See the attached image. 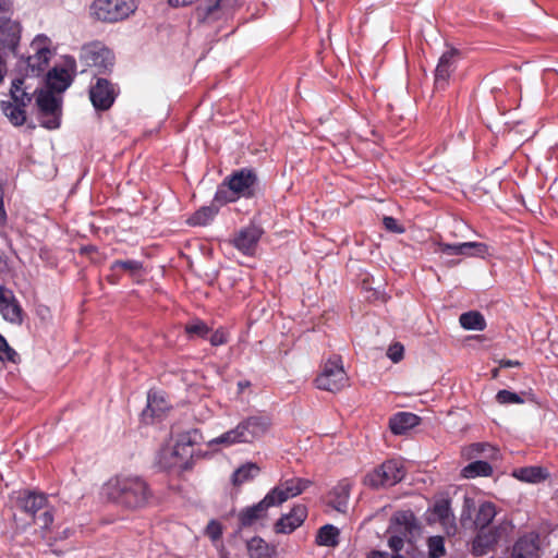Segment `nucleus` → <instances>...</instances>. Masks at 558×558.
Here are the masks:
<instances>
[{
    "mask_svg": "<svg viewBox=\"0 0 558 558\" xmlns=\"http://www.w3.org/2000/svg\"><path fill=\"white\" fill-rule=\"evenodd\" d=\"M108 499L128 510H141L149 506L154 493L149 484L137 475H119L105 485Z\"/></svg>",
    "mask_w": 558,
    "mask_h": 558,
    "instance_id": "1",
    "label": "nucleus"
},
{
    "mask_svg": "<svg viewBox=\"0 0 558 558\" xmlns=\"http://www.w3.org/2000/svg\"><path fill=\"white\" fill-rule=\"evenodd\" d=\"M271 425V418L267 415H250L240 421L235 427L210 439L207 446L229 448L239 444H253L263 438L270 430Z\"/></svg>",
    "mask_w": 558,
    "mask_h": 558,
    "instance_id": "2",
    "label": "nucleus"
},
{
    "mask_svg": "<svg viewBox=\"0 0 558 558\" xmlns=\"http://www.w3.org/2000/svg\"><path fill=\"white\" fill-rule=\"evenodd\" d=\"M257 177L254 170L243 168L231 173L225 179L222 186L229 189V193L222 187L216 192L215 201L221 204L235 202L244 197L250 198L255 193Z\"/></svg>",
    "mask_w": 558,
    "mask_h": 558,
    "instance_id": "3",
    "label": "nucleus"
},
{
    "mask_svg": "<svg viewBox=\"0 0 558 558\" xmlns=\"http://www.w3.org/2000/svg\"><path fill=\"white\" fill-rule=\"evenodd\" d=\"M137 5L138 0H94L90 13L98 21L117 23L130 17Z\"/></svg>",
    "mask_w": 558,
    "mask_h": 558,
    "instance_id": "4",
    "label": "nucleus"
},
{
    "mask_svg": "<svg viewBox=\"0 0 558 558\" xmlns=\"http://www.w3.org/2000/svg\"><path fill=\"white\" fill-rule=\"evenodd\" d=\"M315 385L318 389L329 392H338L349 386V377L340 356L335 355L324 363Z\"/></svg>",
    "mask_w": 558,
    "mask_h": 558,
    "instance_id": "5",
    "label": "nucleus"
},
{
    "mask_svg": "<svg viewBox=\"0 0 558 558\" xmlns=\"http://www.w3.org/2000/svg\"><path fill=\"white\" fill-rule=\"evenodd\" d=\"M404 475L405 470L400 461L388 460L368 472L364 477V484L372 488L393 486L401 482Z\"/></svg>",
    "mask_w": 558,
    "mask_h": 558,
    "instance_id": "6",
    "label": "nucleus"
},
{
    "mask_svg": "<svg viewBox=\"0 0 558 558\" xmlns=\"http://www.w3.org/2000/svg\"><path fill=\"white\" fill-rule=\"evenodd\" d=\"M36 105L41 126L54 130L60 126L61 101L50 90H37Z\"/></svg>",
    "mask_w": 558,
    "mask_h": 558,
    "instance_id": "7",
    "label": "nucleus"
},
{
    "mask_svg": "<svg viewBox=\"0 0 558 558\" xmlns=\"http://www.w3.org/2000/svg\"><path fill=\"white\" fill-rule=\"evenodd\" d=\"M312 485V482L302 477L281 478L266 495L275 507L301 495Z\"/></svg>",
    "mask_w": 558,
    "mask_h": 558,
    "instance_id": "8",
    "label": "nucleus"
},
{
    "mask_svg": "<svg viewBox=\"0 0 558 558\" xmlns=\"http://www.w3.org/2000/svg\"><path fill=\"white\" fill-rule=\"evenodd\" d=\"M475 513L473 523L476 529H486L495 519L497 514L496 506L490 501H483L476 507L475 500L472 497L465 496L463 500V509L461 513V521L472 520V513Z\"/></svg>",
    "mask_w": 558,
    "mask_h": 558,
    "instance_id": "9",
    "label": "nucleus"
},
{
    "mask_svg": "<svg viewBox=\"0 0 558 558\" xmlns=\"http://www.w3.org/2000/svg\"><path fill=\"white\" fill-rule=\"evenodd\" d=\"M546 538L547 535H542L538 531L525 532L514 542L510 558H541Z\"/></svg>",
    "mask_w": 558,
    "mask_h": 558,
    "instance_id": "10",
    "label": "nucleus"
},
{
    "mask_svg": "<svg viewBox=\"0 0 558 558\" xmlns=\"http://www.w3.org/2000/svg\"><path fill=\"white\" fill-rule=\"evenodd\" d=\"M512 527L510 522H502L493 529L486 527L478 530V533L472 542V553L475 556L486 555L496 546L504 535H507L508 532L512 530Z\"/></svg>",
    "mask_w": 558,
    "mask_h": 558,
    "instance_id": "11",
    "label": "nucleus"
},
{
    "mask_svg": "<svg viewBox=\"0 0 558 558\" xmlns=\"http://www.w3.org/2000/svg\"><path fill=\"white\" fill-rule=\"evenodd\" d=\"M118 93L113 84L107 78L98 77L89 87V99L94 108L98 111L110 109Z\"/></svg>",
    "mask_w": 558,
    "mask_h": 558,
    "instance_id": "12",
    "label": "nucleus"
},
{
    "mask_svg": "<svg viewBox=\"0 0 558 558\" xmlns=\"http://www.w3.org/2000/svg\"><path fill=\"white\" fill-rule=\"evenodd\" d=\"M75 73V60L73 58H66L65 66H56L48 72L47 84L53 90L59 93L64 92L71 85Z\"/></svg>",
    "mask_w": 558,
    "mask_h": 558,
    "instance_id": "13",
    "label": "nucleus"
},
{
    "mask_svg": "<svg viewBox=\"0 0 558 558\" xmlns=\"http://www.w3.org/2000/svg\"><path fill=\"white\" fill-rule=\"evenodd\" d=\"M49 45L50 40L45 35H38L32 41L31 49L33 50V54L28 56L27 65L33 72L40 73L46 69L51 56Z\"/></svg>",
    "mask_w": 558,
    "mask_h": 558,
    "instance_id": "14",
    "label": "nucleus"
},
{
    "mask_svg": "<svg viewBox=\"0 0 558 558\" xmlns=\"http://www.w3.org/2000/svg\"><path fill=\"white\" fill-rule=\"evenodd\" d=\"M307 517V508L304 505H295L292 509L282 514L274 525L277 534H291L300 527Z\"/></svg>",
    "mask_w": 558,
    "mask_h": 558,
    "instance_id": "15",
    "label": "nucleus"
},
{
    "mask_svg": "<svg viewBox=\"0 0 558 558\" xmlns=\"http://www.w3.org/2000/svg\"><path fill=\"white\" fill-rule=\"evenodd\" d=\"M0 313L11 324H22L23 310L12 290L0 287Z\"/></svg>",
    "mask_w": 558,
    "mask_h": 558,
    "instance_id": "16",
    "label": "nucleus"
},
{
    "mask_svg": "<svg viewBox=\"0 0 558 558\" xmlns=\"http://www.w3.org/2000/svg\"><path fill=\"white\" fill-rule=\"evenodd\" d=\"M275 507L267 495L257 504L243 508L239 514V523L241 527H247L265 520L268 515L269 508Z\"/></svg>",
    "mask_w": 558,
    "mask_h": 558,
    "instance_id": "17",
    "label": "nucleus"
},
{
    "mask_svg": "<svg viewBox=\"0 0 558 558\" xmlns=\"http://www.w3.org/2000/svg\"><path fill=\"white\" fill-rule=\"evenodd\" d=\"M437 252L447 255L484 257L488 254V246L481 242H463L457 244L437 243Z\"/></svg>",
    "mask_w": 558,
    "mask_h": 558,
    "instance_id": "18",
    "label": "nucleus"
},
{
    "mask_svg": "<svg viewBox=\"0 0 558 558\" xmlns=\"http://www.w3.org/2000/svg\"><path fill=\"white\" fill-rule=\"evenodd\" d=\"M84 58L88 65L97 68L99 72H106L113 66L112 52L101 46L92 45L84 48Z\"/></svg>",
    "mask_w": 558,
    "mask_h": 558,
    "instance_id": "19",
    "label": "nucleus"
},
{
    "mask_svg": "<svg viewBox=\"0 0 558 558\" xmlns=\"http://www.w3.org/2000/svg\"><path fill=\"white\" fill-rule=\"evenodd\" d=\"M262 236V230L256 226L241 229L232 240L233 245L243 254L250 255L255 251Z\"/></svg>",
    "mask_w": 558,
    "mask_h": 558,
    "instance_id": "20",
    "label": "nucleus"
},
{
    "mask_svg": "<svg viewBox=\"0 0 558 558\" xmlns=\"http://www.w3.org/2000/svg\"><path fill=\"white\" fill-rule=\"evenodd\" d=\"M456 51L449 50L442 53L435 70V86L445 89L449 83L451 73L454 70Z\"/></svg>",
    "mask_w": 558,
    "mask_h": 558,
    "instance_id": "21",
    "label": "nucleus"
},
{
    "mask_svg": "<svg viewBox=\"0 0 558 558\" xmlns=\"http://www.w3.org/2000/svg\"><path fill=\"white\" fill-rule=\"evenodd\" d=\"M17 504L23 511L33 518L36 517L38 512H43L49 507L47 496L45 494L34 492H26L20 496Z\"/></svg>",
    "mask_w": 558,
    "mask_h": 558,
    "instance_id": "22",
    "label": "nucleus"
},
{
    "mask_svg": "<svg viewBox=\"0 0 558 558\" xmlns=\"http://www.w3.org/2000/svg\"><path fill=\"white\" fill-rule=\"evenodd\" d=\"M37 88H32V86L27 83V78H16L12 82L10 88V95L13 104L22 105L27 107L33 99V96L36 95Z\"/></svg>",
    "mask_w": 558,
    "mask_h": 558,
    "instance_id": "23",
    "label": "nucleus"
},
{
    "mask_svg": "<svg viewBox=\"0 0 558 558\" xmlns=\"http://www.w3.org/2000/svg\"><path fill=\"white\" fill-rule=\"evenodd\" d=\"M246 550L250 558H276L278 555L277 546L259 536H254L246 542Z\"/></svg>",
    "mask_w": 558,
    "mask_h": 558,
    "instance_id": "24",
    "label": "nucleus"
},
{
    "mask_svg": "<svg viewBox=\"0 0 558 558\" xmlns=\"http://www.w3.org/2000/svg\"><path fill=\"white\" fill-rule=\"evenodd\" d=\"M351 490V483L348 480L340 481L329 493V504L339 512L347 510Z\"/></svg>",
    "mask_w": 558,
    "mask_h": 558,
    "instance_id": "25",
    "label": "nucleus"
},
{
    "mask_svg": "<svg viewBox=\"0 0 558 558\" xmlns=\"http://www.w3.org/2000/svg\"><path fill=\"white\" fill-rule=\"evenodd\" d=\"M20 38V25L10 16L0 19V44L4 47H14Z\"/></svg>",
    "mask_w": 558,
    "mask_h": 558,
    "instance_id": "26",
    "label": "nucleus"
},
{
    "mask_svg": "<svg viewBox=\"0 0 558 558\" xmlns=\"http://www.w3.org/2000/svg\"><path fill=\"white\" fill-rule=\"evenodd\" d=\"M418 421V416L413 413L400 412L390 418L389 427L395 435H402L410 428L416 426Z\"/></svg>",
    "mask_w": 558,
    "mask_h": 558,
    "instance_id": "27",
    "label": "nucleus"
},
{
    "mask_svg": "<svg viewBox=\"0 0 558 558\" xmlns=\"http://www.w3.org/2000/svg\"><path fill=\"white\" fill-rule=\"evenodd\" d=\"M513 476L522 482L539 483L549 476V472L545 468L532 465L514 470Z\"/></svg>",
    "mask_w": 558,
    "mask_h": 558,
    "instance_id": "28",
    "label": "nucleus"
},
{
    "mask_svg": "<svg viewBox=\"0 0 558 558\" xmlns=\"http://www.w3.org/2000/svg\"><path fill=\"white\" fill-rule=\"evenodd\" d=\"M236 2L238 0H205L198 12L204 20L216 19L220 11L232 8Z\"/></svg>",
    "mask_w": 558,
    "mask_h": 558,
    "instance_id": "29",
    "label": "nucleus"
},
{
    "mask_svg": "<svg viewBox=\"0 0 558 558\" xmlns=\"http://www.w3.org/2000/svg\"><path fill=\"white\" fill-rule=\"evenodd\" d=\"M463 457L466 459H474L477 457H484L488 459H497L499 451L494 446L487 442H475L462 450Z\"/></svg>",
    "mask_w": 558,
    "mask_h": 558,
    "instance_id": "30",
    "label": "nucleus"
},
{
    "mask_svg": "<svg viewBox=\"0 0 558 558\" xmlns=\"http://www.w3.org/2000/svg\"><path fill=\"white\" fill-rule=\"evenodd\" d=\"M1 111L14 126H22L26 122L25 106L11 101L1 102Z\"/></svg>",
    "mask_w": 558,
    "mask_h": 558,
    "instance_id": "31",
    "label": "nucleus"
},
{
    "mask_svg": "<svg viewBox=\"0 0 558 558\" xmlns=\"http://www.w3.org/2000/svg\"><path fill=\"white\" fill-rule=\"evenodd\" d=\"M340 531L332 524H326L317 531L315 543L318 546L336 547L339 544Z\"/></svg>",
    "mask_w": 558,
    "mask_h": 558,
    "instance_id": "32",
    "label": "nucleus"
},
{
    "mask_svg": "<svg viewBox=\"0 0 558 558\" xmlns=\"http://www.w3.org/2000/svg\"><path fill=\"white\" fill-rule=\"evenodd\" d=\"M202 436L198 429H191L178 436L177 452L183 450L184 458H192V447L197 445Z\"/></svg>",
    "mask_w": 558,
    "mask_h": 558,
    "instance_id": "33",
    "label": "nucleus"
},
{
    "mask_svg": "<svg viewBox=\"0 0 558 558\" xmlns=\"http://www.w3.org/2000/svg\"><path fill=\"white\" fill-rule=\"evenodd\" d=\"M260 472L259 466L254 462H247L239 466L232 474L231 482L234 486H241L242 484L253 480Z\"/></svg>",
    "mask_w": 558,
    "mask_h": 558,
    "instance_id": "34",
    "label": "nucleus"
},
{
    "mask_svg": "<svg viewBox=\"0 0 558 558\" xmlns=\"http://www.w3.org/2000/svg\"><path fill=\"white\" fill-rule=\"evenodd\" d=\"M492 465L488 462L482 460L469 463L461 471V475L464 478H474L476 476H489L492 475Z\"/></svg>",
    "mask_w": 558,
    "mask_h": 558,
    "instance_id": "35",
    "label": "nucleus"
},
{
    "mask_svg": "<svg viewBox=\"0 0 558 558\" xmlns=\"http://www.w3.org/2000/svg\"><path fill=\"white\" fill-rule=\"evenodd\" d=\"M168 409V403L163 396L157 391H149L147 396V407L144 411L145 414L150 416H160Z\"/></svg>",
    "mask_w": 558,
    "mask_h": 558,
    "instance_id": "36",
    "label": "nucleus"
},
{
    "mask_svg": "<svg viewBox=\"0 0 558 558\" xmlns=\"http://www.w3.org/2000/svg\"><path fill=\"white\" fill-rule=\"evenodd\" d=\"M460 325L466 330L481 331L486 327L484 316L475 311L463 313L459 318Z\"/></svg>",
    "mask_w": 558,
    "mask_h": 558,
    "instance_id": "37",
    "label": "nucleus"
},
{
    "mask_svg": "<svg viewBox=\"0 0 558 558\" xmlns=\"http://www.w3.org/2000/svg\"><path fill=\"white\" fill-rule=\"evenodd\" d=\"M217 215V209L213 206H205L195 211L189 219L190 226H206Z\"/></svg>",
    "mask_w": 558,
    "mask_h": 558,
    "instance_id": "38",
    "label": "nucleus"
},
{
    "mask_svg": "<svg viewBox=\"0 0 558 558\" xmlns=\"http://www.w3.org/2000/svg\"><path fill=\"white\" fill-rule=\"evenodd\" d=\"M110 269L116 272L119 269H122L129 272L131 276H136L143 270V264L140 260L135 259H126V260H114Z\"/></svg>",
    "mask_w": 558,
    "mask_h": 558,
    "instance_id": "39",
    "label": "nucleus"
},
{
    "mask_svg": "<svg viewBox=\"0 0 558 558\" xmlns=\"http://www.w3.org/2000/svg\"><path fill=\"white\" fill-rule=\"evenodd\" d=\"M36 520V523L41 529L44 537H47L48 534L51 532V526L53 523V513L52 509L50 507L46 508L43 512L34 517Z\"/></svg>",
    "mask_w": 558,
    "mask_h": 558,
    "instance_id": "40",
    "label": "nucleus"
},
{
    "mask_svg": "<svg viewBox=\"0 0 558 558\" xmlns=\"http://www.w3.org/2000/svg\"><path fill=\"white\" fill-rule=\"evenodd\" d=\"M185 331L190 337L206 338L209 327L201 319H193L185 325Z\"/></svg>",
    "mask_w": 558,
    "mask_h": 558,
    "instance_id": "41",
    "label": "nucleus"
},
{
    "mask_svg": "<svg viewBox=\"0 0 558 558\" xmlns=\"http://www.w3.org/2000/svg\"><path fill=\"white\" fill-rule=\"evenodd\" d=\"M428 555L430 558H440L445 556V539L442 536H430L427 539Z\"/></svg>",
    "mask_w": 558,
    "mask_h": 558,
    "instance_id": "42",
    "label": "nucleus"
},
{
    "mask_svg": "<svg viewBox=\"0 0 558 558\" xmlns=\"http://www.w3.org/2000/svg\"><path fill=\"white\" fill-rule=\"evenodd\" d=\"M496 400L500 404H522L524 402L523 398L515 392L510 390H499L496 395Z\"/></svg>",
    "mask_w": 558,
    "mask_h": 558,
    "instance_id": "43",
    "label": "nucleus"
},
{
    "mask_svg": "<svg viewBox=\"0 0 558 558\" xmlns=\"http://www.w3.org/2000/svg\"><path fill=\"white\" fill-rule=\"evenodd\" d=\"M434 513L437 515V518L442 521L444 523H447L452 518L450 505L448 500H441L435 504L434 506Z\"/></svg>",
    "mask_w": 558,
    "mask_h": 558,
    "instance_id": "44",
    "label": "nucleus"
},
{
    "mask_svg": "<svg viewBox=\"0 0 558 558\" xmlns=\"http://www.w3.org/2000/svg\"><path fill=\"white\" fill-rule=\"evenodd\" d=\"M395 522L404 525L405 531H411L415 525V517L411 511H400L395 514Z\"/></svg>",
    "mask_w": 558,
    "mask_h": 558,
    "instance_id": "45",
    "label": "nucleus"
},
{
    "mask_svg": "<svg viewBox=\"0 0 558 558\" xmlns=\"http://www.w3.org/2000/svg\"><path fill=\"white\" fill-rule=\"evenodd\" d=\"M222 532V525L217 520H210L205 529V534L214 542L220 539Z\"/></svg>",
    "mask_w": 558,
    "mask_h": 558,
    "instance_id": "46",
    "label": "nucleus"
},
{
    "mask_svg": "<svg viewBox=\"0 0 558 558\" xmlns=\"http://www.w3.org/2000/svg\"><path fill=\"white\" fill-rule=\"evenodd\" d=\"M16 352L8 344L4 337L0 335V360L14 362Z\"/></svg>",
    "mask_w": 558,
    "mask_h": 558,
    "instance_id": "47",
    "label": "nucleus"
},
{
    "mask_svg": "<svg viewBox=\"0 0 558 558\" xmlns=\"http://www.w3.org/2000/svg\"><path fill=\"white\" fill-rule=\"evenodd\" d=\"M171 456L174 460L173 462L170 463V466H175L180 469L186 468L190 458H184L182 449H179V451L177 452V444L174 445L171 451Z\"/></svg>",
    "mask_w": 558,
    "mask_h": 558,
    "instance_id": "48",
    "label": "nucleus"
},
{
    "mask_svg": "<svg viewBox=\"0 0 558 558\" xmlns=\"http://www.w3.org/2000/svg\"><path fill=\"white\" fill-rule=\"evenodd\" d=\"M171 456L174 460L173 462L170 463V466H175L180 469L186 468L190 458H184L182 449H179V451L177 452V444L174 445L171 451Z\"/></svg>",
    "mask_w": 558,
    "mask_h": 558,
    "instance_id": "49",
    "label": "nucleus"
},
{
    "mask_svg": "<svg viewBox=\"0 0 558 558\" xmlns=\"http://www.w3.org/2000/svg\"><path fill=\"white\" fill-rule=\"evenodd\" d=\"M403 345L400 343H393L388 348L387 356L393 362L398 363L403 359Z\"/></svg>",
    "mask_w": 558,
    "mask_h": 558,
    "instance_id": "50",
    "label": "nucleus"
},
{
    "mask_svg": "<svg viewBox=\"0 0 558 558\" xmlns=\"http://www.w3.org/2000/svg\"><path fill=\"white\" fill-rule=\"evenodd\" d=\"M214 347L225 344L228 341V333L223 329H217L209 338Z\"/></svg>",
    "mask_w": 558,
    "mask_h": 558,
    "instance_id": "51",
    "label": "nucleus"
},
{
    "mask_svg": "<svg viewBox=\"0 0 558 558\" xmlns=\"http://www.w3.org/2000/svg\"><path fill=\"white\" fill-rule=\"evenodd\" d=\"M384 226L387 230L396 232V233H403L404 228L401 227L398 221L393 217L386 216L383 219Z\"/></svg>",
    "mask_w": 558,
    "mask_h": 558,
    "instance_id": "52",
    "label": "nucleus"
},
{
    "mask_svg": "<svg viewBox=\"0 0 558 558\" xmlns=\"http://www.w3.org/2000/svg\"><path fill=\"white\" fill-rule=\"evenodd\" d=\"M388 546L393 551V554H399L404 546V541L401 536L393 535V536L389 537Z\"/></svg>",
    "mask_w": 558,
    "mask_h": 558,
    "instance_id": "53",
    "label": "nucleus"
},
{
    "mask_svg": "<svg viewBox=\"0 0 558 558\" xmlns=\"http://www.w3.org/2000/svg\"><path fill=\"white\" fill-rule=\"evenodd\" d=\"M367 558H404L400 554H389L381 550H372L367 554Z\"/></svg>",
    "mask_w": 558,
    "mask_h": 558,
    "instance_id": "54",
    "label": "nucleus"
},
{
    "mask_svg": "<svg viewBox=\"0 0 558 558\" xmlns=\"http://www.w3.org/2000/svg\"><path fill=\"white\" fill-rule=\"evenodd\" d=\"M12 8L11 0H0V19H3L5 16H10V11Z\"/></svg>",
    "mask_w": 558,
    "mask_h": 558,
    "instance_id": "55",
    "label": "nucleus"
},
{
    "mask_svg": "<svg viewBox=\"0 0 558 558\" xmlns=\"http://www.w3.org/2000/svg\"><path fill=\"white\" fill-rule=\"evenodd\" d=\"M5 222H7V213H5L4 204H3V192L0 189V225H4Z\"/></svg>",
    "mask_w": 558,
    "mask_h": 558,
    "instance_id": "56",
    "label": "nucleus"
},
{
    "mask_svg": "<svg viewBox=\"0 0 558 558\" xmlns=\"http://www.w3.org/2000/svg\"><path fill=\"white\" fill-rule=\"evenodd\" d=\"M498 363H499V367H501V368L519 367L521 365V363L519 361H513V360H500Z\"/></svg>",
    "mask_w": 558,
    "mask_h": 558,
    "instance_id": "57",
    "label": "nucleus"
},
{
    "mask_svg": "<svg viewBox=\"0 0 558 558\" xmlns=\"http://www.w3.org/2000/svg\"><path fill=\"white\" fill-rule=\"evenodd\" d=\"M498 373H499L498 368L493 369L492 371L493 378H497L498 377Z\"/></svg>",
    "mask_w": 558,
    "mask_h": 558,
    "instance_id": "58",
    "label": "nucleus"
},
{
    "mask_svg": "<svg viewBox=\"0 0 558 558\" xmlns=\"http://www.w3.org/2000/svg\"><path fill=\"white\" fill-rule=\"evenodd\" d=\"M220 558H229V556H228V554H227V553H222V554L220 555Z\"/></svg>",
    "mask_w": 558,
    "mask_h": 558,
    "instance_id": "59",
    "label": "nucleus"
}]
</instances>
